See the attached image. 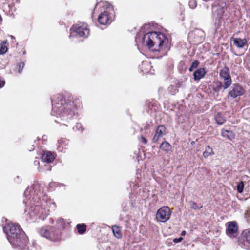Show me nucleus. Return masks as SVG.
<instances>
[{"instance_id":"nucleus-18","label":"nucleus","mask_w":250,"mask_h":250,"mask_svg":"<svg viewBox=\"0 0 250 250\" xmlns=\"http://www.w3.org/2000/svg\"><path fill=\"white\" fill-rule=\"evenodd\" d=\"M214 153L212 149L209 146H207L205 147V150L203 152V156L205 158H207L209 156L213 155Z\"/></svg>"},{"instance_id":"nucleus-34","label":"nucleus","mask_w":250,"mask_h":250,"mask_svg":"<svg viewBox=\"0 0 250 250\" xmlns=\"http://www.w3.org/2000/svg\"><path fill=\"white\" fill-rule=\"evenodd\" d=\"M81 124L80 123H77L76 125V128H78V129H80L81 128Z\"/></svg>"},{"instance_id":"nucleus-24","label":"nucleus","mask_w":250,"mask_h":250,"mask_svg":"<svg viewBox=\"0 0 250 250\" xmlns=\"http://www.w3.org/2000/svg\"><path fill=\"white\" fill-rule=\"evenodd\" d=\"M198 64H199V62H198V61H197V60L194 61L192 63L191 66L189 68V71L190 72L192 71L194 69H195L197 67V66H198Z\"/></svg>"},{"instance_id":"nucleus-28","label":"nucleus","mask_w":250,"mask_h":250,"mask_svg":"<svg viewBox=\"0 0 250 250\" xmlns=\"http://www.w3.org/2000/svg\"><path fill=\"white\" fill-rule=\"evenodd\" d=\"M189 6L192 9L195 8L197 6L196 1L195 0H190L189 2Z\"/></svg>"},{"instance_id":"nucleus-11","label":"nucleus","mask_w":250,"mask_h":250,"mask_svg":"<svg viewBox=\"0 0 250 250\" xmlns=\"http://www.w3.org/2000/svg\"><path fill=\"white\" fill-rule=\"evenodd\" d=\"M166 131V128L163 125L159 126L156 130V133L153 137V142H157L158 141L160 137H162Z\"/></svg>"},{"instance_id":"nucleus-8","label":"nucleus","mask_w":250,"mask_h":250,"mask_svg":"<svg viewBox=\"0 0 250 250\" xmlns=\"http://www.w3.org/2000/svg\"><path fill=\"white\" fill-rule=\"evenodd\" d=\"M231 88V90L229 91V95L232 98L241 96L244 93V90L238 85L234 84Z\"/></svg>"},{"instance_id":"nucleus-37","label":"nucleus","mask_w":250,"mask_h":250,"mask_svg":"<svg viewBox=\"0 0 250 250\" xmlns=\"http://www.w3.org/2000/svg\"><path fill=\"white\" fill-rule=\"evenodd\" d=\"M53 99H51V101H52V102L53 103Z\"/></svg>"},{"instance_id":"nucleus-31","label":"nucleus","mask_w":250,"mask_h":250,"mask_svg":"<svg viewBox=\"0 0 250 250\" xmlns=\"http://www.w3.org/2000/svg\"><path fill=\"white\" fill-rule=\"evenodd\" d=\"M182 240V237H180L179 238H176L173 240V242L175 243L180 242Z\"/></svg>"},{"instance_id":"nucleus-22","label":"nucleus","mask_w":250,"mask_h":250,"mask_svg":"<svg viewBox=\"0 0 250 250\" xmlns=\"http://www.w3.org/2000/svg\"><path fill=\"white\" fill-rule=\"evenodd\" d=\"M215 120L216 123L219 125H222L226 121V119L222 116L220 113L217 114L215 117Z\"/></svg>"},{"instance_id":"nucleus-26","label":"nucleus","mask_w":250,"mask_h":250,"mask_svg":"<svg viewBox=\"0 0 250 250\" xmlns=\"http://www.w3.org/2000/svg\"><path fill=\"white\" fill-rule=\"evenodd\" d=\"M244 188V183L243 182H240L237 186V189L239 193H241L243 192Z\"/></svg>"},{"instance_id":"nucleus-5","label":"nucleus","mask_w":250,"mask_h":250,"mask_svg":"<svg viewBox=\"0 0 250 250\" xmlns=\"http://www.w3.org/2000/svg\"><path fill=\"white\" fill-rule=\"evenodd\" d=\"M70 30H72L80 37H87L89 35V30L87 24L81 23L74 25Z\"/></svg>"},{"instance_id":"nucleus-1","label":"nucleus","mask_w":250,"mask_h":250,"mask_svg":"<svg viewBox=\"0 0 250 250\" xmlns=\"http://www.w3.org/2000/svg\"><path fill=\"white\" fill-rule=\"evenodd\" d=\"M3 230L13 246L22 249L26 245L27 237L18 224L9 223L3 228Z\"/></svg>"},{"instance_id":"nucleus-9","label":"nucleus","mask_w":250,"mask_h":250,"mask_svg":"<svg viewBox=\"0 0 250 250\" xmlns=\"http://www.w3.org/2000/svg\"><path fill=\"white\" fill-rule=\"evenodd\" d=\"M109 21V12L108 10L104 11L98 17V21L102 25H105Z\"/></svg>"},{"instance_id":"nucleus-13","label":"nucleus","mask_w":250,"mask_h":250,"mask_svg":"<svg viewBox=\"0 0 250 250\" xmlns=\"http://www.w3.org/2000/svg\"><path fill=\"white\" fill-rule=\"evenodd\" d=\"M206 71L204 68H199L194 72V79L195 80H199L204 77Z\"/></svg>"},{"instance_id":"nucleus-7","label":"nucleus","mask_w":250,"mask_h":250,"mask_svg":"<svg viewBox=\"0 0 250 250\" xmlns=\"http://www.w3.org/2000/svg\"><path fill=\"white\" fill-rule=\"evenodd\" d=\"M220 75L223 79L224 85L223 86L224 89L228 88L231 84V79L229 74V70L228 68L225 67L220 72Z\"/></svg>"},{"instance_id":"nucleus-30","label":"nucleus","mask_w":250,"mask_h":250,"mask_svg":"<svg viewBox=\"0 0 250 250\" xmlns=\"http://www.w3.org/2000/svg\"><path fill=\"white\" fill-rule=\"evenodd\" d=\"M5 84V82L0 77V88H2Z\"/></svg>"},{"instance_id":"nucleus-17","label":"nucleus","mask_w":250,"mask_h":250,"mask_svg":"<svg viewBox=\"0 0 250 250\" xmlns=\"http://www.w3.org/2000/svg\"><path fill=\"white\" fill-rule=\"evenodd\" d=\"M8 42L7 41H3L0 44V55L5 54L8 50Z\"/></svg>"},{"instance_id":"nucleus-20","label":"nucleus","mask_w":250,"mask_h":250,"mask_svg":"<svg viewBox=\"0 0 250 250\" xmlns=\"http://www.w3.org/2000/svg\"><path fill=\"white\" fill-rule=\"evenodd\" d=\"M86 225L84 224H78L77 228L79 233L80 234H83L86 231Z\"/></svg>"},{"instance_id":"nucleus-29","label":"nucleus","mask_w":250,"mask_h":250,"mask_svg":"<svg viewBox=\"0 0 250 250\" xmlns=\"http://www.w3.org/2000/svg\"><path fill=\"white\" fill-rule=\"evenodd\" d=\"M24 66V64L23 62H21L18 65V72H19V73H21Z\"/></svg>"},{"instance_id":"nucleus-27","label":"nucleus","mask_w":250,"mask_h":250,"mask_svg":"<svg viewBox=\"0 0 250 250\" xmlns=\"http://www.w3.org/2000/svg\"><path fill=\"white\" fill-rule=\"evenodd\" d=\"M190 207L194 209H199L200 207L197 205V204L194 202L191 201L189 202Z\"/></svg>"},{"instance_id":"nucleus-14","label":"nucleus","mask_w":250,"mask_h":250,"mask_svg":"<svg viewBox=\"0 0 250 250\" xmlns=\"http://www.w3.org/2000/svg\"><path fill=\"white\" fill-rule=\"evenodd\" d=\"M112 230L115 237L120 239L122 237L121 228L117 225H114L112 227Z\"/></svg>"},{"instance_id":"nucleus-16","label":"nucleus","mask_w":250,"mask_h":250,"mask_svg":"<svg viewBox=\"0 0 250 250\" xmlns=\"http://www.w3.org/2000/svg\"><path fill=\"white\" fill-rule=\"evenodd\" d=\"M222 136L228 140H232L235 138V134L231 131L228 130H223L221 132Z\"/></svg>"},{"instance_id":"nucleus-33","label":"nucleus","mask_w":250,"mask_h":250,"mask_svg":"<svg viewBox=\"0 0 250 250\" xmlns=\"http://www.w3.org/2000/svg\"><path fill=\"white\" fill-rule=\"evenodd\" d=\"M30 192V191L29 190V189H26L24 192V194L26 196H27L29 194Z\"/></svg>"},{"instance_id":"nucleus-35","label":"nucleus","mask_w":250,"mask_h":250,"mask_svg":"<svg viewBox=\"0 0 250 250\" xmlns=\"http://www.w3.org/2000/svg\"><path fill=\"white\" fill-rule=\"evenodd\" d=\"M59 106H57V105H54L53 106V111H55L56 109H57L58 108H59Z\"/></svg>"},{"instance_id":"nucleus-3","label":"nucleus","mask_w":250,"mask_h":250,"mask_svg":"<svg viewBox=\"0 0 250 250\" xmlns=\"http://www.w3.org/2000/svg\"><path fill=\"white\" fill-rule=\"evenodd\" d=\"M226 3L220 0L215 1L212 5L213 17L214 18L220 20L225 12Z\"/></svg>"},{"instance_id":"nucleus-10","label":"nucleus","mask_w":250,"mask_h":250,"mask_svg":"<svg viewBox=\"0 0 250 250\" xmlns=\"http://www.w3.org/2000/svg\"><path fill=\"white\" fill-rule=\"evenodd\" d=\"M55 158L54 154L50 151H43L42 153V160L44 162L50 163L53 162Z\"/></svg>"},{"instance_id":"nucleus-32","label":"nucleus","mask_w":250,"mask_h":250,"mask_svg":"<svg viewBox=\"0 0 250 250\" xmlns=\"http://www.w3.org/2000/svg\"><path fill=\"white\" fill-rule=\"evenodd\" d=\"M141 141L144 144H146L147 141L143 136H141Z\"/></svg>"},{"instance_id":"nucleus-36","label":"nucleus","mask_w":250,"mask_h":250,"mask_svg":"<svg viewBox=\"0 0 250 250\" xmlns=\"http://www.w3.org/2000/svg\"><path fill=\"white\" fill-rule=\"evenodd\" d=\"M185 234V231H183V232H182V235H183V234Z\"/></svg>"},{"instance_id":"nucleus-25","label":"nucleus","mask_w":250,"mask_h":250,"mask_svg":"<svg viewBox=\"0 0 250 250\" xmlns=\"http://www.w3.org/2000/svg\"><path fill=\"white\" fill-rule=\"evenodd\" d=\"M244 235L245 236L247 241L250 244V228L245 230L243 232Z\"/></svg>"},{"instance_id":"nucleus-19","label":"nucleus","mask_w":250,"mask_h":250,"mask_svg":"<svg viewBox=\"0 0 250 250\" xmlns=\"http://www.w3.org/2000/svg\"><path fill=\"white\" fill-rule=\"evenodd\" d=\"M171 145L167 142H163L160 145V148L166 152H168L171 149Z\"/></svg>"},{"instance_id":"nucleus-21","label":"nucleus","mask_w":250,"mask_h":250,"mask_svg":"<svg viewBox=\"0 0 250 250\" xmlns=\"http://www.w3.org/2000/svg\"><path fill=\"white\" fill-rule=\"evenodd\" d=\"M50 235L51 236H57L58 239L55 240H52V241H58L60 240V236H61V233L60 232L56 229H52L50 231Z\"/></svg>"},{"instance_id":"nucleus-15","label":"nucleus","mask_w":250,"mask_h":250,"mask_svg":"<svg viewBox=\"0 0 250 250\" xmlns=\"http://www.w3.org/2000/svg\"><path fill=\"white\" fill-rule=\"evenodd\" d=\"M233 41L234 44L240 48H243L247 42L246 39L240 38H233Z\"/></svg>"},{"instance_id":"nucleus-6","label":"nucleus","mask_w":250,"mask_h":250,"mask_svg":"<svg viewBox=\"0 0 250 250\" xmlns=\"http://www.w3.org/2000/svg\"><path fill=\"white\" fill-rule=\"evenodd\" d=\"M226 234L229 237H236L238 233V226L235 221L229 222L226 224Z\"/></svg>"},{"instance_id":"nucleus-12","label":"nucleus","mask_w":250,"mask_h":250,"mask_svg":"<svg viewBox=\"0 0 250 250\" xmlns=\"http://www.w3.org/2000/svg\"><path fill=\"white\" fill-rule=\"evenodd\" d=\"M40 234L42 236L45 237L46 238L50 240H55L58 239L57 236H51L50 235V231H49L45 228H42L41 229Z\"/></svg>"},{"instance_id":"nucleus-23","label":"nucleus","mask_w":250,"mask_h":250,"mask_svg":"<svg viewBox=\"0 0 250 250\" xmlns=\"http://www.w3.org/2000/svg\"><path fill=\"white\" fill-rule=\"evenodd\" d=\"M151 67V66L149 64L148 62H142V71L144 72V73H147L148 71V69Z\"/></svg>"},{"instance_id":"nucleus-4","label":"nucleus","mask_w":250,"mask_h":250,"mask_svg":"<svg viewBox=\"0 0 250 250\" xmlns=\"http://www.w3.org/2000/svg\"><path fill=\"white\" fill-rule=\"evenodd\" d=\"M171 214L170 208L167 206H164L157 210L156 218L160 222H166L169 219Z\"/></svg>"},{"instance_id":"nucleus-2","label":"nucleus","mask_w":250,"mask_h":250,"mask_svg":"<svg viewBox=\"0 0 250 250\" xmlns=\"http://www.w3.org/2000/svg\"><path fill=\"white\" fill-rule=\"evenodd\" d=\"M143 41V42L153 51L162 50L167 43V40L164 34L155 32L145 34Z\"/></svg>"}]
</instances>
